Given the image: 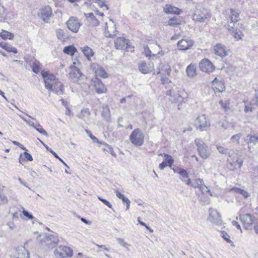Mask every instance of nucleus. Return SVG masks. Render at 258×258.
<instances>
[{
  "label": "nucleus",
  "instance_id": "f257e3e1",
  "mask_svg": "<svg viewBox=\"0 0 258 258\" xmlns=\"http://www.w3.org/2000/svg\"><path fill=\"white\" fill-rule=\"evenodd\" d=\"M41 75L44 79L45 87L48 91H50V89H52L53 86H55L54 84H56L55 85L61 86V82L56 78L54 75L42 71Z\"/></svg>",
  "mask_w": 258,
  "mask_h": 258
},
{
  "label": "nucleus",
  "instance_id": "f03ea898",
  "mask_svg": "<svg viewBox=\"0 0 258 258\" xmlns=\"http://www.w3.org/2000/svg\"><path fill=\"white\" fill-rule=\"evenodd\" d=\"M186 184L194 188H199L203 193L208 192L212 196L210 189L204 184L202 179L195 178L191 180L190 178H188L186 181Z\"/></svg>",
  "mask_w": 258,
  "mask_h": 258
},
{
  "label": "nucleus",
  "instance_id": "7ed1b4c3",
  "mask_svg": "<svg viewBox=\"0 0 258 258\" xmlns=\"http://www.w3.org/2000/svg\"><path fill=\"white\" fill-rule=\"evenodd\" d=\"M130 140L134 145L140 146L144 143V135L139 128H136L132 132Z\"/></svg>",
  "mask_w": 258,
  "mask_h": 258
},
{
  "label": "nucleus",
  "instance_id": "20e7f679",
  "mask_svg": "<svg viewBox=\"0 0 258 258\" xmlns=\"http://www.w3.org/2000/svg\"><path fill=\"white\" fill-rule=\"evenodd\" d=\"M239 219L244 228L247 230L251 229L252 224H255L257 222L256 218L250 214L240 215Z\"/></svg>",
  "mask_w": 258,
  "mask_h": 258
},
{
  "label": "nucleus",
  "instance_id": "39448f33",
  "mask_svg": "<svg viewBox=\"0 0 258 258\" xmlns=\"http://www.w3.org/2000/svg\"><path fill=\"white\" fill-rule=\"evenodd\" d=\"M228 166L231 170H234L237 168H240L243 161L240 157L237 154H231L228 158Z\"/></svg>",
  "mask_w": 258,
  "mask_h": 258
},
{
  "label": "nucleus",
  "instance_id": "423d86ee",
  "mask_svg": "<svg viewBox=\"0 0 258 258\" xmlns=\"http://www.w3.org/2000/svg\"><path fill=\"white\" fill-rule=\"evenodd\" d=\"M195 142L200 156L203 159H207L210 156V153L208 151L206 144L200 139H196Z\"/></svg>",
  "mask_w": 258,
  "mask_h": 258
},
{
  "label": "nucleus",
  "instance_id": "0eeeda50",
  "mask_svg": "<svg viewBox=\"0 0 258 258\" xmlns=\"http://www.w3.org/2000/svg\"><path fill=\"white\" fill-rule=\"evenodd\" d=\"M115 47L117 49H124L127 51H134V47L129 44L128 40L124 37H118L114 42Z\"/></svg>",
  "mask_w": 258,
  "mask_h": 258
},
{
  "label": "nucleus",
  "instance_id": "6e6552de",
  "mask_svg": "<svg viewBox=\"0 0 258 258\" xmlns=\"http://www.w3.org/2000/svg\"><path fill=\"white\" fill-rule=\"evenodd\" d=\"M211 15L207 10L201 8L197 10L193 15V20L198 22H204L210 19Z\"/></svg>",
  "mask_w": 258,
  "mask_h": 258
},
{
  "label": "nucleus",
  "instance_id": "1a4fd4ad",
  "mask_svg": "<svg viewBox=\"0 0 258 258\" xmlns=\"http://www.w3.org/2000/svg\"><path fill=\"white\" fill-rule=\"evenodd\" d=\"M58 242V239L56 235H45L43 238L40 240V243L42 245L45 244L48 248H52L56 246Z\"/></svg>",
  "mask_w": 258,
  "mask_h": 258
},
{
  "label": "nucleus",
  "instance_id": "9d476101",
  "mask_svg": "<svg viewBox=\"0 0 258 258\" xmlns=\"http://www.w3.org/2000/svg\"><path fill=\"white\" fill-rule=\"evenodd\" d=\"M208 213L209 216L208 217V220L209 221L217 225H221L222 224L223 221L221 217L216 209L210 208Z\"/></svg>",
  "mask_w": 258,
  "mask_h": 258
},
{
  "label": "nucleus",
  "instance_id": "9b49d317",
  "mask_svg": "<svg viewBox=\"0 0 258 258\" xmlns=\"http://www.w3.org/2000/svg\"><path fill=\"white\" fill-rule=\"evenodd\" d=\"M73 252V250L69 247L60 246L55 249L54 253L56 256L66 258L72 256Z\"/></svg>",
  "mask_w": 258,
  "mask_h": 258
},
{
  "label": "nucleus",
  "instance_id": "f8f14e48",
  "mask_svg": "<svg viewBox=\"0 0 258 258\" xmlns=\"http://www.w3.org/2000/svg\"><path fill=\"white\" fill-rule=\"evenodd\" d=\"M195 125L197 129L201 131H207L210 126V123L207 122V118L204 114L199 115L195 121Z\"/></svg>",
  "mask_w": 258,
  "mask_h": 258
},
{
  "label": "nucleus",
  "instance_id": "ddd939ff",
  "mask_svg": "<svg viewBox=\"0 0 258 258\" xmlns=\"http://www.w3.org/2000/svg\"><path fill=\"white\" fill-rule=\"evenodd\" d=\"M167 95L169 96V100L172 103H180L182 101V97L176 86H174L171 89L167 91Z\"/></svg>",
  "mask_w": 258,
  "mask_h": 258
},
{
  "label": "nucleus",
  "instance_id": "4468645a",
  "mask_svg": "<svg viewBox=\"0 0 258 258\" xmlns=\"http://www.w3.org/2000/svg\"><path fill=\"white\" fill-rule=\"evenodd\" d=\"M68 29L74 33L78 32L79 29L81 26V23L79 22L76 17H71L66 23Z\"/></svg>",
  "mask_w": 258,
  "mask_h": 258
},
{
  "label": "nucleus",
  "instance_id": "2eb2a0df",
  "mask_svg": "<svg viewBox=\"0 0 258 258\" xmlns=\"http://www.w3.org/2000/svg\"><path fill=\"white\" fill-rule=\"evenodd\" d=\"M52 15V10L49 6H45L40 9L38 13V16L45 23H48Z\"/></svg>",
  "mask_w": 258,
  "mask_h": 258
},
{
  "label": "nucleus",
  "instance_id": "dca6fc26",
  "mask_svg": "<svg viewBox=\"0 0 258 258\" xmlns=\"http://www.w3.org/2000/svg\"><path fill=\"white\" fill-rule=\"evenodd\" d=\"M116 34V26L112 19L105 23V35L107 37L111 38Z\"/></svg>",
  "mask_w": 258,
  "mask_h": 258
},
{
  "label": "nucleus",
  "instance_id": "f3484780",
  "mask_svg": "<svg viewBox=\"0 0 258 258\" xmlns=\"http://www.w3.org/2000/svg\"><path fill=\"white\" fill-rule=\"evenodd\" d=\"M92 85H93L95 89V91L98 94L105 93L107 92V89L102 82L95 77L91 80Z\"/></svg>",
  "mask_w": 258,
  "mask_h": 258
},
{
  "label": "nucleus",
  "instance_id": "a211bd4d",
  "mask_svg": "<svg viewBox=\"0 0 258 258\" xmlns=\"http://www.w3.org/2000/svg\"><path fill=\"white\" fill-rule=\"evenodd\" d=\"M194 41L190 39H181L177 43V47L180 50L185 51L191 48L194 45Z\"/></svg>",
  "mask_w": 258,
  "mask_h": 258
},
{
  "label": "nucleus",
  "instance_id": "6ab92c4d",
  "mask_svg": "<svg viewBox=\"0 0 258 258\" xmlns=\"http://www.w3.org/2000/svg\"><path fill=\"white\" fill-rule=\"evenodd\" d=\"M201 70L207 73L212 72L215 70L213 64L207 59H203L199 63Z\"/></svg>",
  "mask_w": 258,
  "mask_h": 258
},
{
  "label": "nucleus",
  "instance_id": "aec40b11",
  "mask_svg": "<svg viewBox=\"0 0 258 258\" xmlns=\"http://www.w3.org/2000/svg\"><path fill=\"white\" fill-rule=\"evenodd\" d=\"M139 70L143 74L151 72L154 70V64L152 62L141 61L139 63Z\"/></svg>",
  "mask_w": 258,
  "mask_h": 258
},
{
  "label": "nucleus",
  "instance_id": "412c9836",
  "mask_svg": "<svg viewBox=\"0 0 258 258\" xmlns=\"http://www.w3.org/2000/svg\"><path fill=\"white\" fill-rule=\"evenodd\" d=\"M92 69L94 71L96 75L103 79L108 77V74L105 71L104 68L97 63H94L92 65Z\"/></svg>",
  "mask_w": 258,
  "mask_h": 258
},
{
  "label": "nucleus",
  "instance_id": "4be33fe9",
  "mask_svg": "<svg viewBox=\"0 0 258 258\" xmlns=\"http://www.w3.org/2000/svg\"><path fill=\"white\" fill-rule=\"evenodd\" d=\"M229 11L230 12L228 13L229 21H228V22L234 26L235 23L238 22L240 20V12L232 9H230Z\"/></svg>",
  "mask_w": 258,
  "mask_h": 258
},
{
  "label": "nucleus",
  "instance_id": "5701e85b",
  "mask_svg": "<svg viewBox=\"0 0 258 258\" xmlns=\"http://www.w3.org/2000/svg\"><path fill=\"white\" fill-rule=\"evenodd\" d=\"M214 53L221 57L227 55L225 46L220 43L216 44L214 47Z\"/></svg>",
  "mask_w": 258,
  "mask_h": 258
},
{
  "label": "nucleus",
  "instance_id": "b1692460",
  "mask_svg": "<svg viewBox=\"0 0 258 258\" xmlns=\"http://www.w3.org/2000/svg\"><path fill=\"white\" fill-rule=\"evenodd\" d=\"M29 257L28 251L23 247L17 248L13 256V258H29Z\"/></svg>",
  "mask_w": 258,
  "mask_h": 258
},
{
  "label": "nucleus",
  "instance_id": "393cba45",
  "mask_svg": "<svg viewBox=\"0 0 258 258\" xmlns=\"http://www.w3.org/2000/svg\"><path fill=\"white\" fill-rule=\"evenodd\" d=\"M212 87L216 92H222L225 90L224 83L215 78L212 82Z\"/></svg>",
  "mask_w": 258,
  "mask_h": 258
},
{
  "label": "nucleus",
  "instance_id": "a878e982",
  "mask_svg": "<svg viewBox=\"0 0 258 258\" xmlns=\"http://www.w3.org/2000/svg\"><path fill=\"white\" fill-rule=\"evenodd\" d=\"M234 26L228 24L227 25V29L233 35L234 38L237 40L242 39L243 36L242 32L240 30L234 29Z\"/></svg>",
  "mask_w": 258,
  "mask_h": 258
},
{
  "label": "nucleus",
  "instance_id": "bb28decb",
  "mask_svg": "<svg viewBox=\"0 0 258 258\" xmlns=\"http://www.w3.org/2000/svg\"><path fill=\"white\" fill-rule=\"evenodd\" d=\"M245 142L248 145V148L250 152H251L252 146L258 144V136L248 135L245 140Z\"/></svg>",
  "mask_w": 258,
  "mask_h": 258
},
{
  "label": "nucleus",
  "instance_id": "cd10ccee",
  "mask_svg": "<svg viewBox=\"0 0 258 258\" xmlns=\"http://www.w3.org/2000/svg\"><path fill=\"white\" fill-rule=\"evenodd\" d=\"M154 49L152 51L150 48L146 46L144 47V51L146 56H151L152 55H155L156 53H159L160 51V47L159 45L157 44H154L153 45Z\"/></svg>",
  "mask_w": 258,
  "mask_h": 258
},
{
  "label": "nucleus",
  "instance_id": "c85d7f7f",
  "mask_svg": "<svg viewBox=\"0 0 258 258\" xmlns=\"http://www.w3.org/2000/svg\"><path fill=\"white\" fill-rule=\"evenodd\" d=\"M165 13L167 14H179L181 10L174 6L170 5H166L164 8Z\"/></svg>",
  "mask_w": 258,
  "mask_h": 258
},
{
  "label": "nucleus",
  "instance_id": "c756f323",
  "mask_svg": "<svg viewBox=\"0 0 258 258\" xmlns=\"http://www.w3.org/2000/svg\"><path fill=\"white\" fill-rule=\"evenodd\" d=\"M80 50L83 52L85 56L89 60L94 54V52L93 51L92 49L88 46L81 47L80 48Z\"/></svg>",
  "mask_w": 258,
  "mask_h": 258
},
{
  "label": "nucleus",
  "instance_id": "7c9ffc66",
  "mask_svg": "<svg viewBox=\"0 0 258 258\" xmlns=\"http://www.w3.org/2000/svg\"><path fill=\"white\" fill-rule=\"evenodd\" d=\"M69 75L72 79H76L77 81L82 76V73L78 68H76L75 69L71 70Z\"/></svg>",
  "mask_w": 258,
  "mask_h": 258
},
{
  "label": "nucleus",
  "instance_id": "2f4dec72",
  "mask_svg": "<svg viewBox=\"0 0 258 258\" xmlns=\"http://www.w3.org/2000/svg\"><path fill=\"white\" fill-rule=\"evenodd\" d=\"M186 73L187 76L190 78H193L197 75L196 67L195 64H190L186 68Z\"/></svg>",
  "mask_w": 258,
  "mask_h": 258
},
{
  "label": "nucleus",
  "instance_id": "473e14b6",
  "mask_svg": "<svg viewBox=\"0 0 258 258\" xmlns=\"http://www.w3.org/2000/svg\"><path fill=\"white\" fill-rule=\"evenodd\" d=\"M56 84H54L55 86H53L52 89H50L49 91H52L57 95H62L64 93V86L61 83V86L59 85H55Z\"/></svg>",
  "mask_w": 258,
  "mask_h": 258
},
{
  "label": "nucleus",
  "instance_id": "72a5a7b5",
  "mask_svg": "<svg viewBox=\"0 0 258 258\" xmlns=\"http://www.w3.org/2000/svg\"><path fill=\"white\" fill-rule=\"evenodd\" d=\"M231 191L235 194L242 196L245 199L249 196V194L246 191L239 187H233L231 189Z\"/></svg>",
  "mask_w": 258,
  "mask_h": 258
},
{
  "label": "nucleus",
  "instance_id": "f704fd0d",
  "mask_svg": "<svg viewBox=\"0 0 258 258\" xmlns=\"http://www.w3.org/2000/svg\"><path fill=\"white\" fill-rule=\"evenodd\" d=\"M159 71H157V74H161L162 75H169L171 72V69L169 66L167 64H165L163 65L162 68L160 69H158Z\"/></svg>",
  "mask_w": 258,
  "mask_h": 258
},
{
  "label": "nucleus",
  "instance_id": "c9c22d12",
  "mask_svg": "<svg viewBox=\"0 0 258 258\" xmlns=\"http://www.w3.org/2000/svg\"><path fill=\"white\" fill-rule=\"evenodd\" d=\"M102 116L107 121L110 120V111L108 106L103 107Z\"/></svg>",
  "mask_w": 258,
  "mask_h": 258
},
{
  "label": "nucleus",
  "instance_id": "e433bc0d",
  "mask_svg": "<svg viewBox=\"0 0 258 258\" xmlns=\"http://www.w3.org/2000/svg\"><path fill=\"white\" fill-rule=\"evenodd\" d=\"M40 65L41 64L39 61L35 60L31 65L33 72L36 74H38L41 71Z\"/></svg>",
  "mask_w": 258,
  "mask_h": 258
},
{
  "label": "nucleus",
  "instance_id": "4c0bfd02",
  "mask_svg": "<svg viewBox=\"0 0 258 258\" xmlns=\"http://www.w3.org/2000/svg\"><path fill=\"white\" fill-rule=\"evenodd\" d=\"M159 155L164 156L165 157L164 160H165V162L167 164V165H168L169 167H171L172 165L174 162V160L173 158L171 157V156L168 155L166 153L160 154H159Z\"/></svg>",
  "mask_w": 258,
  "mask_h": 258
},
{
  "label": "nucleus",
  "instance_id": "58836bf2",
  "mask_svg": "<svg viewBox=\"0 0 258 258\" xmlns=\"http://www.w3.org/2000/svg\"><path fill=\"white\" fill-rule=\"evenodd\" d=\"M76 51V48L72 45H69L65 47L63 50L64 53L70 55H73Z\"/></svg>",
  "mask_w": 258,
  "mask_h": 258
},
{
  "label": "nucleus",
  "instance_id": "ea45409f",
  "mask_svg": "<svg viewBox=\"0 0 258 258\" xmlns=\"http://www.w3.org/2000/svg\"><path fill=\"white\" fill-rule=\"evenodd\" d=\"M25 159H26L27 161H31L33 160L32 156L27 152H25L24 153V157L21 154L19 159V161L20 164H22V161Z\"/></svg>",
  "mask_w": 258,
  "mask_h": 258
},
{
  "label": "nucleus",
  "instance_id": "a19ab883",
  "mask_svg": "<svg viewBox=\"0 0 258 258\" xmlns=\"http://www.w3.org/2000/svg\"><path fill=\"white\" fill-rule=\"evenodd\" d=\"M180 24L181 20L176 17L170 19L168 21V25L171 26H175Z\"/></svg>",
  "mask_w": 258,
  "mask_h": 258
},
{
  "label": "nucleus",
  "instance_id": "79ce46f5",
  "mask_svg": "<svg viewBox=\"0 0 258 258\" xmlns=\"http://www.w3.org/2000/svg\"><path fill=\"white\" fill-rule=\"evenodd\" d=\"M178 173L181 176L180 179L181 180L186 184L187 179L189 178L188 174L186 171L184 169H180Z\"/></svg>",
  "mask_w": 258,
  "mask_h": 258
},
{
  "label": "nucleus",
  "instance_id": "37998d69",
  "mask_svg": "<svg viewBox=\"0 0 258 258\" xmlns=\"http://www.w3.org/2000/svg\"><path fill=\"white\" fill-rule=\"evenodd\" d=\"M34 128L40 134L43 135L45 137H47L48 136V133L43 128L42 126L40 125L39 123H37L35 124Z\"/></svg>",
  "mask_w": 258,
  "mask_h": 258
},
{
  "label": "nucleus",
  "instance_id": "c03bdc74",
  "mask_svg": "<svg viewBox=\"0 0 258 258\" xmlns=\"http://www.w3.org/2000/svg\"><path fill=\"white\" fill-rule=\"evenodd\" d=\"M0 36L3 39H12L14 38V34L7 31H3L0 33Z\"/></svg>",
  "mask_w": 258,
  "mask_h": 258
},
{
  "label": "nucleus",
  "instance_id": "a18cd8bd",
  "mask_svg": "<svg viewBox=\"0 0 258 258\" xmlns=\"http://www.w3.org/2000/svg\"><path fill=\"white\" fill-rule=\"evenodd\" d=\"M56 35L57 38L60 40H63L66 38L64 31L61 29L56 30Z\"/></svg>",
  "mask_w": 258,
  "mask_h": 258
},
{
  "label": "nucleus",
  "instance_id": "49530a36",
  "mask_svg": "<svg viewBox=\"0 0 258 258\" xmlns=\"http://www.w3.org/2000/svg\"><path fill=\"white\" fill-rule=\"evenodd\" d=\"M103 149L104 151H106L108 153H110L113 156H114L115 157L116 156V154L114 152L113 148L111 146H110L108 144H105L104 147L103 148Z\"/></svg>",
  "mask_w": 258,
  "mask_h": 258
},
{
  "label": "nucleus",
  "instance_id": "de8ad7c7",
  "mask_svg": "<svg viewBox=\"0 0 258 258\" xmlns=\"http://www.w3.org/2000/svg\"><path fill=\"white\" fill-rule=\"evenodd\" d=\"M219 104L221 105V107L224 109L225 111H227L230 109L229 107V102L227 100H220L219 102Z\"/></svg>",
  "mask_w": 258,
  "mask_h": 258
},
{
  "label": "nucleus",
  "instance_id": "09e8293b",
  "mask_svg": "<svg viewBox=\"0 0 258 258\" xmlns=\"http://www.w3.org/2000/svg\"><path fill=\"white\" fill-rule=\"evenodd\" d=\"M94 3H98V6L103 9V10H107L108 7L102 0H92Z\"/></svg>",
  "mask_w": 258,
  "mask_h": 258
},
{
  "label": "nucleus",
  "instance_id": "8fccbe9b",
  "mask_svg": "<svg viewBox=\"0 0 258 258\" xmlns=\"http://www.w3.org/2000/svg\"><path fill=\"white\" fill-rule=\"evenodd\" d=\"M116 240H117L118 243L122 245L123 247L128 250V247H130V244L127 243L124 241L123 239L121 238H117Z\"/></svg>",
  "mask_w": 258,
  "mask_h": 258
},
{
  "label": "nucleus",
  "instance_id": "3c124183",
  "mask_svg": "<svg viewBox=\"0 0 258 258\" xmlns=\"http://www.w3.org/2000/svg\"><path fill=\"white\" fill-rule=\"evenodd\" d=\"M85 16L87 18H90L91 19H92L94 20V23L95 25H97L99 24V22L97 19H95L94 15L92 13H90L85 14Z\"/></svg>",
  "mask_w": 258,
  "mask_h": 258
},
{
  "label": "nucleus",
  "instance_id": "603ef678",
  "mask_svg": "<svg viewBox=\"0 0 258 258\" xmlns=\"http://www.w3.org/2000/svg\"><path fill=\"white\" fill-rule=\"evenodd\" d=\"M6 47V50L9 52H13L14 53H17L18 52L17 49L10 44H8Z\"/></svg>",
  "mask_w": 258,
  "mask_h": 258
},
{
  "label": "nucleus",
  "instance_id": "864d4df0",
  "mask_svg": "<svg viewBox=\"0 0 258 258\" xmlns=\"http://www.w3.org/2000/svg\"><path fill=\"white\" fill-rule=\"evenodd\" d=\"M221 236L227 242L231 243L232 241L230 239L229 235L225 231H221Z\"/></svg>",
  "mask_w": 258,
  "mask_h": 258
},
{
  "label": "nucleus",
  "instance_id": "5fc2aeb1",
  "mask_svg": "<svg viewBox=\"0 0 258 258\" xmlns=\"http://www.w3.org/2000/svg\"><path fill=\"white\" fill-rule=\"evenodd\" d=\"M115 194H116V197L118 198L121 199L122 201L123 202L125 203V202H127L129 200V199L128 198H125L124 195L121 194L118 191H116Z\"/></svg>",
  "mask_w": 258,
  "mask_h": 258
},
{
  "label": "nucleus",
  "instance_id": "6e6d98bb",
  "mask_svg": "<svg viewBox=\"0 0 258 258\" xmlns=\"http://www.w3.org/2000/svg\"><path fill=\"white\" fill-rule=\"evenodd\" d=\"M8 203L7 197L3 193L0 192V204H5Z\"/></svg>",
  "mask_w": 258,
  "mask_h": 258
},
{
  "label": "nucleus",
  "instance_id": "4d7b16f0",
  "mask_svg": "<svg viewBox=\"0 0 258 258\" xmlns=\"http://www.w3.org/2000/svg\"><path fill=\"white\" fill-rule=\"evenodd\" d=\"M85 131L87 133V134L89 135V137L94 142H96L98 143H100L96 137L93 136V135L92 134L91 132L90 131L86 130Z\"/></svg>",
  "mask_w": 258,
  "mask_h": 258
},
{
  "label": "nucleus",
  "instance_id": "13d9d810",
  "mask_svg": "<svg viewBox=\"0 0 258 258\" xmlns=\"http://www.w3.org/2000/svg\"><path fill=\"white\" fill-rule=\"evenodd\" d=\"M98 199L100 201H101L104 204H105V205H106L108 207L110 208H111L112 209V205L108 201H107L106 200L104 199H103L102 197H101L100 196H98Z\"/></svg>",
  "mask_w": 258,
  "mask_h": 258
},
{
  "label": "nucleus",
  "instance_id": "bf43d9fd",
  "mask_svg": "<svg viewBox=\"0 0 258 258\" xmlns=\"http://www.w3.org/2000/svg\"><path fill=\"white\" fill-rule=\"evenodd\" d=\"M19 116L28 124H29L30 126H31L34 128V126H35V124L32 121H31L30 120H28L24 118L23 116H22L21 115H19Z\"/></svg>",
  "mask_w": 258,
  "mask_h": 258
},
{
  "label": "nucleus",
  "instance_id": "052dcab7",
  "mask_svg": "<svg viewBox=\"0 0 258 258\" xmlns=\"http://www.w3.org/2000/svg\"><path fill=\"white\" fill-rule=\"evenodd\" d=\"M217 149L219 152L222 154H226L228 150L220 146H217Z\"/></svg>",
  "mask_w": 258,
  "mask_h": 258
},
{
  "label": "nucleus",
  "instance_id": "680f3d73",
  "mask_svg": "<svg viewBox=\"0 0 258 258\" xmlns=\"http://www.w3.org/2000/svg\"><path fill=\"white\" fill-rule=\"evenodd\" d=\"M23 215L26 217L28 219L32 220L34 219V217L31 214H30L27 211L23 210Z\"/></svg>",
  "mask_w": 258,
  "mask_h": 258
},
{
  "label": "nucleus",
  "instance_id": "e2e57ef3",
  "mask_svg": "<svg viewBox=\"0 0 258 258\" xmlns=\"http://www.w3.org/2000/svg\"><path fill=\"white\" fill-rule=\"evenodd\" d=\"M241 137V134H237L233 135L231 137V140L232 141H236L237 142V143H239V139Z\"/></svg>",
  "mask_w": 258,
  "mask_h": 258
},
{
  "label": "nucleus",
  "instance_id": "0e129e2a",
  "mask_svg": "<svg viewBox=\"0 0 258 258\" xmlns=\"http://www.w3.org/2000/svg\"><path fill=\"white\" fill-rule=\"evenodd\" d=\"M45 148H46L47 151L51 152L55 158H58V156L57 155V154L55 152H54L51 149L48 147L47 145H45Z\"/></svg>",
  "mask_w": 258,
  "mask_h": 258
},
{
  "label": "nucleus",
  "instance_id": "69168bd1",
  "mask_svg": "<svg viewBox=\"0 0 258 258\" xmlns=\"http://www.w3.org/2000/svg\"><path fill=\"white\" fill-rule=\"evenodd\" d=\"M167 166H168L165 160H163V162L159 164V167L161 170H163Z\"/></svg>",
  "mask_w": 258,
  "mask_h": 258
},
{
  "label": "nucleus",
  "instance_id": "338daca9",
  "mask_svg": "<svg viewBox=\"0 0 258 258\" xmlns=\"http://www.w3.org/2000/svg\"><path fill=\"white\" fill-rule=\"evenodd\" d=\"M80 64V62L77 60L76 61H74L73 64L71 66V69L73 70L76 68H78V66Z\"/></svg>",
  "mask_w": 258,
  "mask_h": 258
},
{
  "label": "nucleus",
  "instance_id": "774afa93",
  "mask_svg": "<svg viewBox=\"0 0 258 258\" xmlns=\"http://www.w3.org/2000/svg\"><path fill=\"white\" fill-rule=\"evenodd\" d=\"M161 81L163 84H168L171 83V81L169 80V79L166 77L162 78Z\"/></svg>",
  "mask_w": 258,
  "mask_h": 258
}]
</instances>
